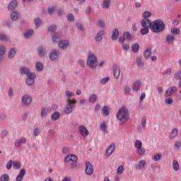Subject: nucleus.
<instances>
[{
    "mask_svg": "<svg viewBox=\"0 0 181 181\" xmlns=\"http://www.w3.org/2000/svg\"><path fill=\"white\" fill-rule=\"evenodd\" d=\"M149 28L153 33H160L165 30V23L160 19L155 20L154 21H148Z\"/></svg>",
    "mask_w": 181,
    "mask_h": 181,
    "instance_id": "nucleus-1",
    "label": "nucleus"
},
{
    "mask_svg": "<svg viewBox=\"0 0 181 181\" xmlns=\"http://www.w3.org/2000/svg\"><path fill=\"white\" fill-rule=\"evenodd\" d=\"M76 104H77V100L76 99H67L66 104L64 108V112L66 115H69L76 110Z\"/></svg>",
    "mask_w": 181,
    "mask_h": 181,
    "instance_id": "nucleus-2",
    "label": "nucleus"
},
{
    "mask_svg": "<svg viewBox=\"0 0 181 181\" xmlns=\"http://www.w3.org/2000/svg\"><path fill=\"white\" fill-rule=\"evenodd\" d=\"M117 117L119 121H122V124L127 122L129 119V117H128V109L126 107H122L118 111Z\"/></svg>",
    "mask_w": 181,
    "mask_h": 181,
    "instance_id": "nucleus-3",
    "label": "nucleus"
},
{
    "mask_svg": "<svg viewBox=\"0 0 181 181\" xmlns=\"http://www.w3.org/2000/svg\"><path fill=\"white\" fill-rule=\"evenodd\" d=\"M87 64L90 69L97 68V57L93 54H91L88 57Z\"/></svg>",
    "mask_w": 181,
    "mask_h": 181,
    "instance_id": "nucleus-4",
    "label": "nucleus"
},
{
    "mask_svg": "<svg viewBox=\"0 0 181 181\" xmlns=\"http://www.w3.org/2000/svg\"><path fill=\"white\" fill-rule=\"evenodd\" d=\"M142 28L140 30L141 35H148L149 33V24L146 23V20L141 21Z\"/></svg>",
    "mask_w": 181,
    "mask_h": 181,
    "instance_id": "nucleus-5",
    "label": "nucleus"
},
{
    "mask_svg": "<svg viewBox=\"0 0 181 181\" xmlns=\"http://www.w3.org/2000/svg\"><path fill=\"white\" fill-rule=\"evenodd\" d=\"M35 78H36V74L30 72L25 80L27 86H33L35 84Z\"/></svg>",
    "mask_w": 181,
    "mask_h": 181,
    "instance_id": "nucleus-6",
    "label": "nucleus"
},
{
    "mask_svg": "<svg viewBox=\"0 0 181 181\" xmlns=\"http://www.w3.org/2000/svg\"><path fill=\"white\" fill-rule=\"evenodd\" d=\"M78 131L81 136H87L90 135V132L87 129V127L84 125H81L78 127Z\"/></svg>",
    "mask_w": 181,
    "mask_h": 181,
    "instance_id": "nucleus-7",
    "label": "nucleus"
},
{
    "mask_svg": "<svg viewBox=\"0 0 181 181\" xmlns=\"http://www.w3.org/2000/svg\"><path fill=\"white\" fill-rule=\"evenodd\" d=\"M85 173L88 176H91V175L94 173V168H93V165H91V163L90 162L86 163Z\"/></svg>",
    "mask_w": 181,
    "mask_h": 181,
    "instance_id": "nucleus-8",
    "label": "nucleus"
},
{
    "mask_svg": "<svg viewBox=\"0 0 181 181\" xmlns=\"http://www.w3.org/2000/svg\"><path fill=\"white\" fill-rule=\"evenodd\" d=\"M21 103L24 105H30L32 103V97L29 95H24L21 98Z\"/></svg>",
    "mask_w": 181,
    "mask_h": 181,
    "instance_id": "nucleus-9",
    "label": "nucleus"
},
{
    "mask_svg": "<svg viewBox=\"0 0 181 181\" xmlns=\"http://www.w3.org/2000/svg\"><path fill=\"white\" fill-rule=\"evenodd\" d=\"M77 157L74 154H69L64 158V162L65 163H67V162H73L74 163H77Z\"/></svg>",
    "mask_w": 181,
    "mask_h": 181,
    "instance_id": "nucleus-10",
    "label": "nucleus"
},
{
    "mask_svg": "<svg viewBox=\"0 0 181 181\" xmlns=\"http://www.w3.org/2000/svg\"><path fill=\"white\" fill-rule=\"evenodd\" d=\"M177 90V88H176V86H171L165 90L164 95L165 97H170V95H172V94H175Z\"/></svg>",
    "mask_w": 181,
    "mask_h": 181,
    "instance_id": "nucleus-11",
    "label": "nucleus"
},
{
    "mask_svg": "<svg viewBox=\"0 0 181 181\" xmlns=\"http://www.w3.org/2000/svg\"><path fill=\"white\" fill-rule=\"evenodd\" d=\"M60 54V52L57 49H54L52 52L49 54V59L52 62H55V60H57L58 56Z\"/></svg>",
    "mask_w": 181,
    "mask_h": 181,
    "instance_id": "nucleus-12",
    "label": "nucleus"
},
{
    "mask_svg": "<svg viewBox=\"0 0 181 181\" xmlns=\"http://www.w3.org/2000/svg\"><path fill=\"white\" fill-rule=\"evenodd\" d=\"M113 74L115 78H119V74H121V69L117 64L113 65Z\"/></svg>",
    "mask_w": 181,
    "mask_h": 181,
    "instance_id": "nucleus-13",
    "label": "nucleus"
},
{
    "mask_svg": "<svg viewBox=\"0 0 181 181\" xmlns=\"http://www.w3.org/2000/svg\"><path fill=\"white\" fill-rule=\"evenodd\" d=\"M115 151V143H112L105 152V156H111L112 152Z\"/></svg>",
    "mask_w": 181,
    "mask_h": 181,
    "instance_id": "nucleus-14",
    "label": "nucleus"
},
{
    "mask_svg": "<svg viewBox=\"0 0 181 181\" xmlns=\"http://www.w3.org/2000/svg\"><path fill=\"white\" fill-rule=\"evenodd\" d=\"M25 175L26 170H25V168H22L19 172V175H17L16 181H22Z\"/></svg>",
    "mask_w": 181,
    "mask_h": 181,
    "instance_id": "nucleus-15",
    "label": "nucleus"
},
{
    "mask_svg": "<svg viewBox=\"0 0 181 181\" xmlns=\"http://www.w3.org/2000/svg\"><path fill=\"white\" fill-rule=\"evenodd\" d=\"M146 166V162L144 160H141L139 162V164L136 167V170H144Z\"/></svg>",
    "mask_w": 181,
    "mask_h": 181,
    "instance_id": "nucleus-16",
    "label": "nucleus"
},
{
    "mask_svg": "<svg viewBox=\"0 0 181 181\" xmlns=\"http://www.w3.org/2000/svg\"><path fill=\"white\" fill-rule=\"evenodd\" d=\"M104 35H105V30H100L98 32L95 37V40H96V42H100V40H103V36H104Z\"/></svg>",
    "mask_w": 181,
    "mask_h": 181,
    "instance_id": "nucleus-17",
    "label": "nucleus"
},
{
    "mask_svg": "<svg viewBox=\"0 0 181 181\" xmlns=\"http://www.w3.org/2000/svg\"><path fill=\"white\" fill-rule=\"evenodd\" d=\"M152 13L149 11L144 12L142 14V16L144 19L142 21H146V23L149 24V22H151V20H149V16H151Z\"/></svg>",
    "mask_w": 181,
    "mask_h": 181,
    "instance_id": "nucleus-18",
    "label": "nucleus"
},
{
    "mask_svg": "<svg viewBox=\"0 0 181 181\" xmlns=\"http://www.w3.org/2000/svg\"><path fill=\"white\" fill-rule=\"evenodd\" d=\"M119 36V31L117 28H114L112 31V40H117Z\"/></svg>",
    "mask_w": 181,
    "mask_h": 181,
    "instance_id": "nucleus-19",
    "label": "nucleus"
},
{
    "mask_svg": "<svg viewBox=\"0 0 181 181\" xmlns=\"http://www.w3.org/2000/svg\"><path fill=\"white\" fill-rule=\"evenodd\" d=\"M20 73L28 77L30 74V70L28 67L23 66L20 68Z\"/></svg>",
    "mask_w": 181,
    "mask_h": 181,
    "instance_id": "nucleus-20",
    "label": "nucleus"
},
{
    "mask_svg": "<svg viewBox=\"0 0 181 181\" xmlns=\"http://www.w3.org/2000/svg\"><path fill=\"white\" fill-rule=\"evenodd\" d=\"M37 52L40 57H45V56H46V48L43 46H40L37 49Z\"/></svg>",
    "mask_w": 181,
    "mask_h": 181,
    "instance_id": "nucleus-21",
    "label": "nucleus"
},
{
    "mask_svg": "<svg viewBox=\"0 0 181 181\" xmlns=\"http://www.w3.org/2000/svg\"><path fill=\"white\" fill-rule=\"evenodd\" d=\"M151 56H152V49L151 48H147L144 52V57L146 60L148 59H151Z\"/></svg>",
    "mask_w": 181,
    "mask_h": 181,
    "instance_id": "nucleus-22",
    "label": "nucleus"
},
{
    "mask_svg": "<svg viewBox=\"0 0 181 181\" xmlns=\"http://www.w3.org/2000/svg\"><path fill=\"white\" fill-rule=\"evenodd\" d=\"M165 42H167L168 45H173L175 42V36L172 35H168L165 38Z\"/></svg>",
    "mask_w": 181,
    "mask_h": 181,
    "instance_id": "nucleus-23",
    "label": "nucleus"
},
{
    "mask_svg": "<svg viewBox=\"0 0 181 181\" xmlns=\"http://www.w3.org/2000/svg\"><path fill=\"white\" fill-rule=\"evenodd\" d=\"M16 54V48L12 47L8 52V59H13Z\"/></svg>",
    "mask_w": 181,
    "mask_h": 181,
    "instance_id": "nucleus-24",
    "label": "nucleus"
},
{
    "mask_svg": "<svg viewBox=\"0 0 181 181\" xmlns=\"http://www.w3.org/2000/svg\"><path fill=\"white\" fill-rule=\"evenodd\" d=\"M26 143V138H21V140H17L15 142V147L16 148H19V146H21V145H22V144H25Z\"/></svg>",
    "mask_w": 181,
    "mask_h": 181,
    "instance_id": "nucleus-25",
    "label": "nucleus"
},
{
    "mask_svg": "<svg viewBox=\"0 0 181 181\" xmlns=\"http://www.w3.org/2000/svg\"><path fill=\"white\" fill-rule=\"evenodd\" d=\"M35 69L37 71H43V63L41 62H37L35 63Z\"/></svg>",
    "mask_w": 181,
    "mask_h": 181,
    "instance_id": "nucleus-26",
    "label": "nucleus"
},
{
    "mask_svg": "<svg viewBox=\"0 0 181 181\" xmlns=\"http://www.w3.org/2000/svg\"><path fill=\"white\" fill-rule=\"evenodd\" d=\"M134 91H139V88H141V81H138L133 83L132 87Z\"/></svg>",
    "mask_w": 181,
    "mask_h": 181,
    "instance_id": "nucleus-27",
    "label": "nucleus"
},
{
    "mask_svg": "<svg viewBox=\"0 0 181 181\" xmlns=\"http://www.w3.org/2000/svg\"><path fill=\"white\" fill-rule=\"evenodd\" d=\"M17 5H18V1H11L8 4V9L10 11H13V9L16 8Z\"/></svg>",
    "mask_w": 181,
    "mask_h": 181,
    "instance_id": "nucleus-28",
    "label": "nucleus"
},
{
    "mask_svg": "<svg viewBox=\"0 0 181 181\" xmlns=\"http://www.w3.org/2000/svg\"><path fill=\"white\" fill-rule=\"evenodd\" d=\"M59 47L62 49H66L69 46V40H65L59 42Z\"/></svg>",
    "mask_w": 181,
    "mask_h": 181,
    "instance_id": "nucleus-29",
    "label": "nucleus"
},
{
    "mask_svg": "<svg viewBox=\"0 0 181 181\" xmlns=\"http://www.w3.org/2000/svg\"><path fill=\"white\" fill-rule=\"evenodd\" d=\"M52 40L54 42V43H57L60 42V35L57 33H54L52 34Z\"/></svg>",
    "mask_w": 181,
    "mask_h": 181,
    "instance_id": "nucleus-30",
    "label": "nucleus"
},
{
    "mask_svg": "<svg viewBox=\"0 0 181 181\" xmlns=\"http://www.w3.org/2000/svg\"><path fill=\"white\" fill-rule=\"evenodd\" d=\"M177 136V129L175 128L172 130L169 138L170 139H175Z\"/></svg>",
    "mask_w": 181,
    "mask_h": 181,
    "instance_id": "nucleus-31",
    "label": "nucleus"
},
{
    "mask_svg": "<svg viewBox=\"0 0 181 181\" xmlns=\"http://www.w3.org/2000/svg\"><path fill=\"white\" fill-rule=\"evenodd\" d=\"M60 118V112H54L52 115H51V119L52 121H57Z\"/></svg>",
    "mask_w": 181,
    "mask_h": 181,
    "instance_id": "nucleus-32",
    "label": "nucleus"
},
{
    "mask_svg": "<svg viewBox=\"0 0 181 181\" xmlns=\"http://www.w3.org/2000/svg\"><path fill=\"white\" fill-rule=\"evenodd\" d=\"M100 131L104 132V134H107V123H105V122H103V123L100 124Z\"/></svg>",
    "mask_w": 181,
    "mask_h": 181,
    "instance_id": "nucleus-33",
    "label": "nucleus"
},
{
    "mask_svg": "<svg viewBox=\"0 0 181 181\" xmlns=\"http://www.w3.org/2000/svg\"><path fill=\"white\" fill-rule=\"evenodd\" d=\"M170 32L173 36H176V35H180V30L177 29V28H171Z\"/></svg>",
    "mask_w": 181,
    "mask_h": 181,
    "instance_id": "nucleus-34",
    "label": "nucleus"
},
{
    "mask_svg": "<svg viewBox=\"0 0 181 181\" xmlns=\"http://www.w3.org/2000/svg\"><path fill=\"white\" fill-rule=\"evenodd\" d=\"M132 50L134 53H138L139 51V44L135 43L132 45Z\"/></svg>",
    "mask_w": 181,
    "mask_h": 181,
    "instance_id": "nucleus-35",
    "label": "nucleus"
},
{
    "mask_svg": "<svg viewBox=\"0 0 181 181\" xmlns=\"http://www.w3.org/2000/svg\"><path fill=\"white\" fill-rule=\"evenodd\" d=\"M102 114L103 115H105L107 117V115H110V108H108V106H104L102 110Z\"/></svg>",
    "mask_w": 181,
    "mask_h": 181,
    "instance_id": "nucleus-36",
    "label": "nucleus"
},
{
    "mask_svg": "<svg viewBox=\"0 0 181 181\" xmlns=\"http://www.w3.org/2000/svg\"><path fill=\"white\" fill-rule=\"evenodd\" d=\"M48 112H49V110H47L46 107H42L41 109V113H40L41 117L45 118V117H47Z\"/></svg>",
    "mask_w": 181,
    "mask_h": 181,
    "instance_id": "nucleus-37",
    "label": "nucleus"
},
{
    "mask_svg": "<svg viewBox=\"0 0 181 181\" xmlns=\"http://www.w3.org/2000/svg\"><path fill=\"white\" fill-rule=\"evenodd\" d=\"M173 169L175 172H177V170H179V163L176 160L173 161Z\"/></svg>",
    "mask_w": 181,
    "mask_h": 181,
    "instance_id": "nucleus-38",
    "label": "nucleus"
},
{
    "mask_svg": "<svg viewBox=\"0 0 181 181\" xmlns=\"http://www.w3.org/2000/svg\"><path fill=\"white\" fill-rule=\"evenodd\" d=\"M33 33H35V31H33V30H29L25 33L24 37L26 39H28V37H30V36H32V35H33Z\"/></svg>",
    "mask_w": 181,
    "mask_h": 181,
    "instance_id": "nucleus-39",
    "label": "nucleus"
},
{
    "mask_svg": "<svg viewBox=\"0 0 181 181\" xmlns=\"http://www.w3.org/2000/svg\"><path fill=\"white\" fill-rule=\"evenodd\" d=\"M97 101V95L95 94H92L89 96V103H94Z\"/></svg>",
    "mask_w": 181,
    "mask_h": 181,
    "instance_id": "nucleus-40",
    "label": "nucleus"
},
{
    "mask_svg": "<svg viewBox=\"0 0 181 181\" xmlns=\"http://www.w3.org/2000/svg\"><path fill=\"white\" fill-rule=\"evenodd\" d=\"M13 169H16V170L21 169V162L16 161V160L13 161Z\"/></svg>",
    "mask_w": 181,
    "mask_h": 181,
    "instance_id": "nucleus-41",
    "label": "nucleus"
},
{
    "mask_svg": "<svg viewBox=\"0 0 181 181\" xmlns=\"http://www.w3.org/2000/svg\"><path fill=\"white\" fill-rule=\"evenodd\" d=\"M136 152L138 153V155H140L141 156H144V155H145V148H137L136 149Z\"/></svg>",
    "mask_w": 181,
    "mask_h": 181,
    "instance_id": "nucleus-42",
    "label": "nucleus"
},
{
    "mask_svg": "<svg viewBox=\"0 0 181 181\" xmlns=\"http://www.w3.org/2000/svg\"><path fill=\"white\" fill-rule=\"evenodd\" d=\"M65 95L66 96V98H68V100H70L71 97H74L75 94L74 92H71L70 90H66L65 92Z\"/></svg>",
    "mask_w": 181,
    "mask_h": 181,
    "instance_id": "nucleus-43",
    "label": "nucleus"
},
{
    "mask_svg": "<svg viewBox=\"0 0 181 181\" xmlns=\"http://www.w3.org/2000/svg\"><path fill=\"white\" fill-rule=\"evenodd\" d=\"M134 146L136 149L142 148V141H141V140H136L134 143Z\"/></svg>",
    "mask_w": 181,
    "mask_h": 181,
    "instance_id": "nucleus-44",
    "label": "nucleus"
},
{
    "mask_svg": "<svg viewBox=\"0 0 181 181\" xmlns=\"http://www.w3.org/2000/svg\"><path fill=\"white\" fill-rule=\"evenodd\" d=\"M0 181H9V175L8 174L1 175Z\"/></svg>",
    "mask_w": 181,
    "mask_h": 181,
    "instance_id": "nucleus-45",
    "label": "nucleus"
},
{
    "mask_svg": "<svg viewBox=\"0 0 181 181\" xmlns=\"http://www.w3.org/2000/svg\"><path fill=\"white\" fill-rule=\"evenodd\" d=\"M110 4L111 3L110 2V1H103V9H108V8H110Z\"/></svg>",
    "mask_w": 181,
    "mask_h": 181,
    "instance_id": "nucleus-46",
    "label": "nucleus"
},
{
    "mask_svg": "<svg viewBox=\"0 0 181 181\" xmlns=\"http://www.w3.org/2000/svg\"><path fill=\"white\" fill-rule=\"evenodd\" d=\"M11 21H18V13L13 11L11 14Z\"/></svg>",
    "mask_w": 181,
    "mask_h": 181,
    "instance_id": "nucleus-47",
    "label": "nucleus"
},
{
    "mask_svg": "<svg viewBox=\"0 0 181 181\" xmlns=\"http://www.w3.org/2000/svg\"><path fill=\"white\" fill-rule=\"evenodd\" d=\"M160 158H162V153H158L154 155L153 160L154 162H158V160H160Z\"/></svg>",
    "mask_w": 181,
    "mask_h": 181,
    "instance_id": "nucleus-48",
    "label": "nucleus"
},
{
    "mask_svg": "<svg viewBox=\"0 0 181 181\" xmlns=\"http://www.w3.org/2000/svg\"><path fill=\"white\" fill-rule=\"evenodd\" d=\"M9 134V132H8V130L6 129H4L1 132V138L2 139L6 138V136H8V134Z\"/></svg>",
    "mask_w": 181,
    "mask_h": 181,
    "instance_id": "nucleus-49",
    "label": "nucleus"
},
{
    "mask_svg": "<svg viewBox=\"0 0 181 181\" xmlns=\"http://www.w3.org/2000/svg\"><path fill=\"white\" fill-rule=\"evenodd\" d=\"M136 63H137V66H139V67H142V66H144V62H142L141 57H137Z\"/></svg>",
    "mask_w": 181,
    "mask_h": 181,
    "instance_id": "nucleus-50",
    "label": "nucleus"
},
{
    "mask_svg": "<svg viewBox=\"0 0 181 181\" xmlns=\"http://www.w3.org/2000/svg\"><path fill=\"white\" fill-rule=\"evenodd\" d=\"M57 29L56 25H51L48 27V32H54Z\"/></svg>",
    "mask_w": 181,
    "mask_h": 181,
    "instance_id": "nucleus-51",
    "label": "nucleus"
},
{
    "mask_svg": "<svg viewBox=\"0 0 181 181\" xmlns=\"http://www.w3.org/2000/svg\"><path fill=\"white\" fill-rule=\"evenodd\" d=\"M41 23H42V21L39 18H37L34 20V23H35L36 28H39V26H40Z\"/></svg>",
    "mask_w": 181,
    "mask_h": 181,
    "instance_id": "nucleus-52",
    "label": "nucleus"
},
{
    "mask_svg": "<svg viewBox=\"0 0 181 181\" xmlns=\"http://www.w3.org/2000/svg\"><path fill=\"white\" fill-rule=\"evenodd\" d=\"M124 172V167L122 165H119L117 169V175H122Z\"/></svg>",
    "mask_w": 181,
    "mask_h": 181,
    "instance_id": "nucleus-53",
    "label": "nucleus"
},
{
    "mask_svg": "<svg viewBox=\"0 0 181 181\" xmlns=\"http://www.w3.org/2000/svg\"><path fill=\"white\" fill-rule=\"evenodd\" d=\"M76 28H78V29H79V30H82V31H84L86 29L84 28V25H83V23H76Z\"/></svg>",
    "mask_w": 181,
    "mask_h": 181,
    "instance_id": "nucleus-54",
    "label": "nucleus"
},
{
    "mask_svg": "<svg viewBox=\"0 0 181 181\" xmlns=\"http://www.w3.org/2000/svg\"><path fill=\"white\" fill-rule=\"evenodd\" d=\"M13 164V161H12V160H9L6 164V169H8V170H11V169H12Z\"/></svg>",
    "mask_w": 181,
    "mask_h": 181,
    "instance_id": "nucleus-55",
    "label": "nucleus"
},
{
    "mask_svg": "<svg viewBox=\"0 0 181 181\" xmlns=\"http://www.w3.org/2000/svg\"><path fill=\"white\" fill-rule=\"evenodd\" d=\"M141 124L143 128L146 127V117L144 116L142 117Z\"/></svg>",
    "mask_w": 181,
    "mask_h": 181,
    "instance_id": "nucleus-56",
    "label": "nucleus"
},
{
    "mask_svg": "<svg viewBox=\"0 0 181 181\" xmlns=\"http://www.w3.org/2000/svg\"><path fill=\"white\" fill-rule=\"evenodd\" d=\"M108 81H110V77L103 78L100 80V84H103V85L107 84Z\"/></svg>",
    "mask_w": 181,
    "mask_h": 181,
    "instance_id": "nucleus-57",
    "label": "nucleus"
},
{
    "mask_svg": "<svg viewBox=\"0 0 181 181\" xmlns=\"http://www.w3.org/2000/svg\"><path fill=\"white\" fill-rule=\"evenodd\" d=\"M174 78L175 80H181V71L174 74Z\"/></svg>",
    "mask_w": 181,
    "mask_h": 181,
    "instance_id": "nucleus-58",
    "label": "nucleus"
},
{
    "mask_svg": "<svg viewBox=\"0 0 181 181\" xmlns=\"http://www.w3.org/2000/svg\"><path fill=\"white\" fill-rule=\"evenodd\" d=\"M66 18L69 22H74V16L73 14H68Z\"/></svg>",
    "mask_w": 181,
    "mask_h": 181,
    "instance_id": "nucleus-59",
    "label": "nucleus"
},
{
    "mask_svg": "<svg viewBox=\"0 0 181 181\" xmlns=\"http://www.w3.org/2000/svg\"><path fill=\"white\" fill-rule=\"evenodd\" d=\"M98 26L99 28H105V23H104V21H103L102 20L99 21V22L98 23Z\"/></svg>",
    "mask_w": 181,
    "mask_h": 181,
    "instance_id": "nucleus-60",
    "label": "nucleus"
},
{
    "mask_svg": "<svg viewBox=\"0 0 181 181\" xmlns=\"http://www.w3.org/2000/svg\"><path fill=\"white\" fill-rule=\"evenodd\" d=\"M165 104H168L169 105L173 104V99L171 98H167L165 100Z\"/></svg>",
    "mask_w": 181,
    "mask_h": 181,
    "instance_id": "nucleus-61",
    "label": "nucleus"
},
{
    "mask_svg": "<svg viewBox=\"0 0 181 181\" xmlns=\"http://www.w3.org/2000/svg\"><path fill=\"white\" fill-rule=\"evenodd\" d=\"M6 53V50L5 49V47L4 45H0V54H5Z\"/></svg>",
    "mask_w": 181,
    "mask_h": 181,
    "instance_id": "nucleus-62",
    "label": "nucleus"
},
{
    "mask_svg": "<svg viewBox=\"0 0 181 181\" xmlns=\"http://www.w3.org/2000/svg\"><path fill=\"white\" fill-rule=\"evenodd\" d=\"M69 152H70V149L67 147H63L62 148V153H64V155H67V153H69Z\"/></svg>",
    "mask_w": 181,
    "mask_h": 181,
    "instance_id": "nucleus-63",
    "label": "nucleus"
},
{
    "mask_svg": "<svg viewBox=\"0 0 181 181\" xmlns=\"http://www.w3.org/2000/svg\"><path fill=\"white\" fill-rule=\"evenodd\" d=\"M175 146L177 148V149H180L181 141H176V142L175 143Z\"/></svg>",
    "mask_w": 181,
    "mask_h": 181,
    "instance_id": "nucleus-64",
    "label": "nucleus"
}]
</instances>
